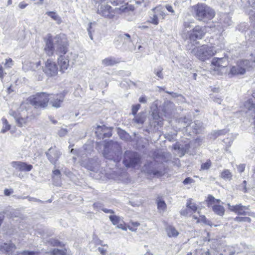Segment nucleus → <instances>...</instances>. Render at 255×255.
Instances as JSON below:
<instances>
[{"mask_svg": "<svg viewBox=\"0 0 255 255\" xmlns=\"http://www.w3.org/2000/svg\"><path fill=\"white\" fill-rule=\"evenodd\" d=\"M103 154L106 158L118 162L122 158L121 147L117 142H108L105 145Z\"/></svg>", "mask_w": 255, "mask_h": 255, "instance_id": "obj_1", "label": "nucleus"}, {"mask_svg": "<svg viewBox=\"0 0 255 255\" xmlns=\"http://www.w3.org/2000/svg\"><path fill=\"white\" fill-rule=\"evenodd\" d=\"M196 18L200 21H207L211 20L215 16L213 9L204 3H198L193 6Z\"/></svg>", "mask_w": 255, "mask_h": 255, "instance_id": "obj_2", "label": "nucleus"}, {"mask_svg": "<svg viewBox=\"0 0 255 255\" xmlns=\"http://www.w3.org/2000/svg\"><path fill=\"white\" fill-rule=\"evenodd\" d=\"M217 51L214 46L203 45L195 47L191 51V53L198 59L205 61L209 59L217 53Z\"/></svg>", "mask_w": 255, "mask_h": 255, "instance_id": "obj_3", "label": "nucleus"}, {"mask_svg": "<svg viewBox=\"0 0 255 255\" xmlns=\"http://www.w3.org/2000/svg\"><path fill=\"white\" fill-rule=\"evenodd\" d=\"M70 152L77 154L80 157L81 165L88 170L95 171L98 169V164L93 159H87L88 156L85 148L78 150L73 148L71 149Z\"/></svg>", "mask_w": 255, "mask_h": 255, "instance_id": "obj_4", "label": "nucleus"}, {"mask_svg": "<svg viewBox=\"0 0 255 255\" xmlns=\"http://www.w3.org/2000/svg\"><path fill=\"white\" fill-rule=\"evenodd\" d=\"M49 94L46 93H38L29 97L28 101L35 108L45 109L49 101Z\"/></svg>", "mask_w": 255, "mask_h": 255, "instance_id": "obj_5", "label": "nucleus"}, {"mask_svg": "<svg viewBox=\"0 0 255 255\" xmlns=\"http://www.w3.org/2000/svg\"><path fill=\"white\" fill-rule=\"evenodd\" d=\"M52 40L58 54H65L67 52L68 45L66 35L64 34L60 33L54 37H52Z\"/></svg>", "mask_w": 255, "mask_h": 255, "instance_id": "obj_6", "label": "nucleus"}, {"mask_svg": "<svg viewBox=\"0 0 255 255\" xmlns=\"http://www.w3.org/2000/svg\"><path fill=\"white\" fill-rule=\"evenodd\" d=\"M253 67L254 62L251 63L249 60H243L236 66L231 68L230 73L234 75H243L247 70Z\"/></svg>", "mask_w": 255, "mask_h": 255, "instance_id": "obj_7", "label": "nucleus"}, {"mask_svg": "<svg viewBox=\"0 0 255 255\" xmlns=\"http://www.w3.org/2000/svg\"><path fill=\"white\" fill-rule=\"evenodd\" d=\"M140 160L137 152L126 151L124 154L123 163L127 167H134L138 164Z\"/></svg>", "mask_w": 255, "mask_h": 255, "instance_id": "obj_8", "label": "nucleus"}, {"mask_svg": "<svg viewBox=\"0 0 255 255\" xmlns=\"http://www.w3.org/2000/svg\"><path fill=\"white\" fill-rule=\"evenodd\" d=\"M43 71L48 76H55L58 73V66L55 62L49 59L45 62L44 66L43 67Z\"/></svg>", "mask_w": 255, "mask_h": 255, "instance_id": "obj_9", "label": "nucleus"}, {"mask_svg": "<svg viewBox=\"0 0 255 255\" xmlns=\"http://www.w3.org/2000/svg\"><path fill=\"white\" fill-rule=\"evenodd\" d=\"M45 154L48 160L53 165L57 163L62 155L61 152L56 146L50 147Z\"/></svg>", "mask_w": 255, "mask_h": 255, "instance_id": "obj_10", "label": "nucleus"}, {"mask_svg": "<svg viewBox=\"0 0 255 255\" xmlns=\"http://www.w3.org/2000/svg\"><path fill=\"white\" fill-rule=\"evenodd\" d=\"M118 38L117 41L120 40L123 42L122 47L124 49L132 51L135 49L129 34L122 33L118 36Z\"/></svg>", "mask_w": 255, "mask_h": 255, "instance_id": "obj_11", "label": "nucleus"}, {"mask_svg": "<svg viewBox=\"0 0 255 255\" xmlns=\"http://www.w3.org/2000/svg\"><path fill=\"white\" fill-rule=\"evenodd\" d=\"M205 34V28L199 25L196 26L189 32L188 36L190 41H195L202 39Z\"/></svg>", "mask_w": 255, "mask_h": 255, "instance_id": "obj_12", "label": "nucleus"}, {"mask_svg": "<svg viewBox=\"0 0 255 255\" xmlns=\"http://www.w3.org/2000/svg\"><path fill=\"white\" fill-rule=\"evenodd\" d=\"M97 13L103 17L109 19L114 16V12L112 11V7L106 4H102L98 7Z\"/></svg>", "mask_w": 255, "mask_h": 255, "instance_id": "obj_13", "label": "nucleus"}, {"mask_svg": "<svg viewBox=\"0 0 255 255\" xmlns=\"http://www.w3.org/2000/svg\"><path fill=\"white\" fill-rule=\"evenodd\" d=\"M65 95L63 93H59L56 95H49V103L52 107L55 108H60L64 101Z\"/></svg>", "mask_w": 255, "mask_h": 255, "instance_id": "obj_14", "label": "nucleus"}, {"mask_svg": "<svg viewBox=\"0 0 255 255\" xmlns=\"http://www.w3.org/2000/svg\"><path fill=\"white\" fill-rule=\"evenodd\" d=\"M228 65L227 58H214L211 62L212 68L215 71L219 70V68L226 67Z\"/></svg>", "mask_w": 255, "mask_h": 255, "instance_id": "obj_15", "label": "nucleus"}, {"mask_svg": "<svg viewBox=\"0 0 255 255\" xmlns=\"http://www.w3.org/2000/svg\"><path fill=\"white\" fill-rule=\"evenodd\" d=\"M229 209L236 214L240 215H250L248 212L246 211L249 209V206H245L242 205L241 204H237L236 205H231L230 204H228Z\"/></svg>", "mask_w": 255, "mask_h": 255, "instance_id": "obj_16", "label": "nucleus"}, {"mask_svg": "<svg viewBox=\"0 0 255 255\" xmlns=\"http://www.w3.org/2000/svg\"><path fill=\"white\" fill-rule=\"evenodd\" d=\"M12 167L19 171L28 172L32 169V165L21 161H12L11 163Z\"/></svg>", "mask_w": 255, "mask_h": 255, "instance_id": "obj_17", "label": "nucleus"}, {"mask_svg": "<svg viewBox=\"0 0 255 255\" xmlns=\"http://www.w3.org/2000/svg\"><path fill=\"white\" fill-rule=\"evenodd\" d=\"M58 59V64L60 68V71L63 73L66 70L69 66V55H71V53L65 54H62Z\"/></svg>", "mask_w": 255, "mask_h": 255, "instance_id": "obj_18", "label": "nucleus"}, {"mask_svg": "<svg viewBox=\"0 0 255 255\" xmlns=\"http://www.w3.org/2000/svg\"><path fill=\"white\" fill-rule=\"evenodd\" d=\"M142 170L149 175H153L157 177L162 175L161 172L153 168V163L152 162L145 164L142 167Z\"/></svg>", "mask_w": 255, "mask_h": 255, "instance_id": "obj_19", "label": "nucleus"}, {"mask_svg": "<svg viewBox=\"0 0 255 255\" xmlns=\"http://www.w3.org/2000/svg\"><path fill=\"white\" fill-rule=\"evenodd\" d=\"M55 48L52 40V37L51 35H49L45 41V45L44 49L45 52L48 56H52L54 53Z\"/></svg>", "mask_w": 255, "mask_h": 255, "instance_id": "obj_20", "label": "nucleus"}, {"mask_svg": "<svg viewBox=\"0 0 255 255\" xmlns=\"http://www.w3.org/2000/svg\"><path fill=\"white\" fill-rule=\"evenodd\" d=\"M244 107L247 110V113H255V92L253 93V98L245 102Z\"/></svg>", "mask_w": 255, "mask_h": 255, "instance_id": "obj_21", "label": "nucleus"}, {"mask_svg": "<svg viewBox=\"0 0 255 255\" xmlns=\"http://www.w3.org/2000/svg\"><path fill=\"white\" fill-rule=\"evenodd\" d=\"M112 128H109L105 125L99 126L97 127V131L96 133L100 132V134H103V138L105 137H110L112 136Z\"/></svg>", "mask_w": 255, "mask_h": 255, "instance_id": "obj_22", "label": "nucleus"}, {"mask_svg": "<svg viewBox=\"0 0 255 255\" xmlns=\"http://www.w3.org/2000/svg\"><path fill=\"white\" fill-rule=\"evenodd\" d=\"M16 249L15 245L11 242L0 245V250L3 253L11 254Z\"/></svg>", "mask_w": 255, "mask_h": 255, "instance_id": "obj_23", "label": "nucleus"}, {"mask_svg": "<svg viewBox=\"0 0 255 255\" xmlns=\"http://www.w3.org/2000/svg\"><path fill=\"white\" fill-rule=\"evenodd\" d=\"M183 122L185 123V126L187 127L189 126H191V127L195 130L196 133L199 132L198 130H200L203 127V124L200 121H195L194 123H190V121L188 119L185 118Z\"/></svg>", "mask_w": 255, "mask_h": 255, "instance_id": "obj_24", "label": "nucleus"}, {"mask_svg": "<svg viewBox=\"0 0 255 255\" xmlns=\"http://www.w3.org/2000/svg\"><path fill=\"white\" fill-rule=\"evenodd\" d=\"M120 60L119 58L114 57L110 56L105 58L102 60V64L105 67L113 66L115 65L118 64L120 62Z\"/></svg>", "mask_w": 255, "mask_h": 255, "instance_id": "obj_25", "label": "nucleus"}, {"mask_svg": "<svg viewBox=\"0 0 255 255\" xmlns=\"http://www.w3.org/2000/svg\"><path fill=\"white\" fill-rule=\"evenodd\" d=\"M186 206L188 208L187 210H182L181 211V214L184 216H186L188 214V210H190L191 211L195 212L197 210V207L194 203L192 202V199H189L187 200L186 203Z\"/></svg>", "mask_w": 255, "mask_h": 255, "instance_id": "obj_26", "label": "nucleus"}, {"mask_svg": "<svg viewBox=\"0 0 255 255\" xmlns=\"http://www.w3.org/2000/svg\"><path fill=\"white\" fill-rule=\"evenodd\" d=\"M40 65V62L34 63L32 62H25L23 65V69L25 71L32 70L35 71L38 69Z\"/></svg>", "mask_w": 255, "mask_h": 255, "instance_id": "obj_27", "label": "nucleus"}, {"mask_svg": "<svg viewBox=\"0 0 255 255\" xmlns=\"http://www.w3.org/2000/svg\"><path fill=\"white\" fill-rule=\"evenodd\" d=\"M9 114L11 116L14 117L15 119L16 122L17 124L19 127H22L23 125H24L27 122V118L25 117H22V115H20L19 116H17L16 113L15 112L12 111Z\"/></svg>", "mask_w": 255, "mask_h": 255, "instance_id": "obj_28", "label": "nucleus"}, {"mask_svg": "<svg viewBox=\"0 0 255 255\" xmlns=\"http://www.w3.org/2000/svg\"><path fill=\"white\" fill-rule=\"evenodd\" d=\"M116 11L119 13H126L129 11H133L134 10V6L131 5H128V3L122 5L120 8H116Z\"/></svg>", "mask_w": 255, "mask_h": 255, "instance_id": "obj_29", "label": "nucleus"}, {"mask_svg": "<svg viewBox=\"0 0 255 255\" xmlns=\"http://www.w3.org/2000/svg\"><path fill=\"white\" fill-rule=\"evenodd\" d=\"M212 210L217 215L223 216L225 213V208L223 206L221 205H213Z\"/></svg>", "mask_w": 255, "mask_h": 255, "instance_id": "obj_30", "label": "nucleus"}, {"mask_svg": "<svg viewBox=\"0 0 255 255\" xmlns=\"http://www.w3.org/2000/svg\"><path fill=\"white\" fill-rule=\"evenodd\" d=\"M46 14L50 16L53 20H55L58 24L62 22V19L60 16L55 11H47Z\"/></svg>", "mask_w": 255, "mask_h": 255, "instance_id": "obj_31", "label": "nucleus"}, {"mask_svg": "<svg viewBox=\"0 0 255 255\" xmlns=\"http://www.w3.org/2000/svg\"><path fill=\"white\" fill-rule=\"evenodd\" d=\"M174 107V105L173 103L169 101L165 102L163 111L165 113L171 114Z\"/></svg>", "mask_w": 255, "mask_h": 255, "instance_id": "obj_32", "label": "nucleus"}, {"mask_svg": "<svg viewBox=\"0 0 255 255\" xmlns=\"http://www.w3.org/2000/svg\"><path fill=\"white\" fill-rule=\"evenodd\" d=\"M166 231L169 237H176L179 234L178 231L172 226L167 227Z\"/></svg>", "mask_w": 255, "mask_h": 255, "instance_id": "obj_33", "label": "nucleus"}, {"mask_svg": "<svg viewBox=\"0 0 255 255\" xmlns=\"http://www.w3.org/2000/svg\"><path fill=\"white\" fill-rule=\"evenodd\" d=\"M221 177L225 180H231L232 174L229 170L225 169L221 173Z\"/></svg>", "mask_w": 255, "mask_h": 255, "instance_id": "obj_34", "label": "nucleus"}, {"mask_svg": "<svg viewBox=\"0 0 255 255\" xmlns=\"http://www.w3.org/2000/svg\"><path fill=\"white\" fill-rule=\"evenodd\" d=\"M2 120L3 122V128L1 130V132L5 133L6 131L10 129V125L8 124L6 119L2 118Z\"/></svg>", "mask_w": 255, "mask_h": 255, "instance_id": "obj_35", "label": "nucleus"}, {"mask_svg": "<svg viewBox=\"0 0 255 255\" xmlns=\"http://www.w3.org/2000/svg\"><path fill=\"white\" fill-rule=\"evenodd\" d=\"M157 208L159 210L164 211L166 208V205L165 202L159 199L157 200Z\"/></svg>", "mask_w": 255, "mask_h": 255, "instance_id": "obj_36", "label": "nucleus"}, {"mask_svg": "<svg viewBox=\"0 0 255 255\" xmlns=\"http://www.w3.org/2000/svg\"><path fill=\"white\" fill-rule=\"evenodd\" d=\"M94 206L96 208H99L100 209L102 210L103 212H104L105 213H110V214H114L115 212L111 209H108L107 208H105L103 207H102L100 205V203H96L94 204Z\"/></svg>", "mask_w": 255, "mask_h": 255, "instance_id": "obj_37", "label": "nucleus"}, {"mask_svg": "<svg viewBox=\"0 0 255 255\" xmlns=\"http://www.w3.org/2000/svg\"><path fill=\"white\" fill-rule=\"evenodd\" d=\"M154 13L150 16V22L155 25L158 24V15L156 13H155V10H153Z\"/></svg>", "mask_w": 255, "mask_h": 255, "instance_id": "obj_38", "label": "nucleus"}, {"mask_svg": "<svg viewBox=\"0 0 255 255\" xmlns=\"http://www.w3.org/2000/svg\"><path fill=\"white\" fill-rule=\"evenodd\" d=\"M133 121L136 124L142 125L144 122V119L141 115L138 114L134 117Z\"/></svg>", "mask_w": 255, "mask_h": 255, "instance_id": "obj_39", "label": "nucleus"}, {"mask_svg": "<svg viewBox=\"0 0 255 255\" xmlns=\"http://www.w3.org/2000/svg\"><path fill=\"white\" fill-rule=\"evenodd\" d=\"M153 10H155V13H156L157 14L159 18H161L162 19H163L164 18V16H165V13L163 10H162L161 8L157 7L155 8H153Z\"/></svg>", "mask_w": 255, "mask_h": 255, "instance_id": "obj_40", "label": "nucleus"}, {"mask_svg": "<svg viewBox=\"0 0 255 255\" xmlns=\"http://www.w3.org/2000/svg\"><path fill=\"white\" fill-rule=\"evenodd\" d=\"M228 132V130L224 129H222V130L214 131L212 134L215 136V138H216L220 135L225 134Z\"/></svg>", "mask_w": 255, "mask_h": 255, "instance_id": "obj_41", "label": "nucleus"}, {"mask_svg": "<svg viewBox=\"0 0 255 255\" xmlns=\"http://www.w3.org/2000/svg\"><path fill=\"white\" fill-rule=\"evenodd\" d=\"M109 219L114 225H118L120 221V218L116 215H111Z\"/></svg>", "mask_w": 255, "mask_h": 255, "instance_id": "obj_42", "label": "nucleus"}, {"mask_svg": "<svg viewBox=\"0 0 255 255\" xmlns=\"http://www.w3.org/2000/svg\"><path fill=\"white\" fill-rule=\"evenodd\" d=\"M207 202V206L208 207L212 206V205H215V198L212 195H209L206 200Z\"/></svg>", "mask_w": 255, "mask_h": 255, "instance_id": "obj_43", "label": "nucleus"}, {"mask_svg": "<svg viewBox=\"0 0 255 255\" xmlns=\"http://www.w3.org/2000/svg\"><path fill=\"white\" fill-rule=\"evenodd\" d=\"M234 221L240 222H245L250 223L251 222V219L247 217H236V218H234Z\"/></svg>", "mask_w": 255, "mask_h": 255, "instance_id": "obj_44", "label": "nucleus"}, {"mask_svg": "<svg viewBox=\"0 0 255 255\" xmlns=\"http://www.w3.org/2000/svg\"><path fill=\"white\" fill-rule=\"evenodd\" d=\"M162 68H159L157 69H154V73L160 79H162L163 78V75L162 74Z\"/></svg>", "mask_w": 255, "mask_h": 255, "instance_id": "obj_45", "label": "nucleus"}, {"mask_svg": "<svg viewBox=\"0 0 255 255\" xmlns=\"http://www.w3.org/2000/svg\"><path fill=\"white\" fill-rule=\"evenodd\" d=\"M118 133L121 138L125 140L128 139L129 136V134L123 130H120Z\"/></svg>", "mask_w": 255, "mask_h": 255, "instance_id": "obj_46", "label": "nucleus"}, {"mask_svg": "<svg viewBox=\"0 0 255 255\" xmlns=\"http://www.w3.org/2000/svg\"><path fill=\"white\" fill-rule=\"evenodd\" d=\"M211 166V162L210 160H207L205 163L202 164L201 169L202 170H208Z\"/></svg>", "mask_w": 255, "mask_h": 255, "instance_id": "obj_47", "label": "nucleus"}, {"mask_svg": "<svg viewBox=\"0 0 255 255\" xmlns=\"http://www.w3.org/2000/svg\"><path fill=\"white\" fill-rule=\"evenodd\" d=\"M52 254L54 255H65L66 252L63 250L54 249L52 251Z\"/></svg>", "mask_w": 255, "mask_h": 255, "instance_id": "obj_48", "label": "nucleus"}, {"mask_svg": "<svg viewBox=\"0 0 255 255\" xmlns=\"http://www.w3.org/2000/svg\"><path fill=\"white\" fill-rule=\"evenodd\" d=\"M224 251L227 253V255H232L234 254L235 251L232 247H226Z\"/></svg>", "mask_w": 255, "mask_h": 255, "instance_id": "obj_49", "label": "nucleus"}, {"mask_svg": "<svg viewBox=\"0 0 255 255\" xmlns=\"http://www.w3.org/2000/svg\"><path fill=\"white\" fill-rule=\"evenodd\" d=\"M223 22L227 25H231L232 23V21L230 16L226 14L224 15Z\"/></svg>", "mask_w": 255, "mask_h": 255, "instance_id": "obj_50", "label": "nucleus"}, {"mask_svg": "<svg viewBox=\"0 0 255 255\" xmlns=\"http://www.w3.org/2000/svg\"><path fill=\"white\" fill-rule=\"evenodd\" d=\"M19 255H38V253L34 251H24L19 253Z\"/></svg>", "mask_w": 255, "mask_h": 255, "instance_id": "obj_51", "label": "nucleus"}, {"mask_svg": "<svg viewBox=\"0 0 255 255\" xmlns=\"http://www.w3.org/2000/svg\"><path fill=\"white\" fill-rule=\"evenodd\" d=\"M140 108V104H136L135 105H133L132 107V114L133 115H135L138 111V110Z\"/></svg>", "mask_w": 255, "mask_h": 255, "instance_id": "obj_52", "label": "nucleus"}, {"mask_svg": "<svg viewBox=\"0 0 255 255\" xmlns=\"http://www.w3.org/2000/svg\"><path fill=\"white\" fill-rule=\"evenodd\" d=\"M13 65V62L11 58L6 59L5 66L7 67H10Z\"/></svg>", "mask_w": 255, "mask_h": 255, "instance_id": "obj_53", "label": "nucleus"}, {"mask_svg": "<svg viewBox=\"0 0 255 255\" xmlns=\"http://www.w3.org/2000/svg\"><path fill=\"white\" fill-rule=\"evenodd\" d=\"M6 73L4 71L2 66L0 65V78L2 81V79Z\"/></svg>", "mask_w": 255, "mask_h": 255, "instance_id": "obj_54", "label": "nucleus"}, {"mask_svg": "<svg viewBox=\"0 0 255 255\" xmlns=\"http://www.w3.org/2000/svg\"><path fill=\"white\" fill-rule=\"evenodd\" d=\"M68 131L66 129L62 128L58 131V134L60 136H63L66 135Z\"/></svg>", "mask_w": 255, "mask_h": 255, "instance_id": "obj_55", "label": "nucleus"}, {"mask_svg": "<svg viewBox=\"0 0 255 255\" xmlns=\"http://www.w3.org/2000/svg\"><path fill=\"white\" fill-rule=\"evenodd\" d=\"M165 7L169 12H171L173 15L175 14V11L174 10L173 8L171 5L167 4L165 5Z\"/></svg>", "mask_w": 255, "mask_h": 255, "instance_id": "obj_56", "label": "nucleus"}, {"mask_svg": "<svg viewBox=\"0 0 255 255\" xmlns=\"http://www.w3.org/2000/svg\"><path fill=\"white\" fill-rule=\"evenodd\" d=\"M13 190L12 189H5L4 190V194L5 196H9L13 193Z\"/></svg>", "mask_w": 255, "mask_h": 255, "instance_id": "obj_57", "label": "nucleus"}, {"mask_svg": "<svg viewBox=\"0 0 255 255\" xmlns=\"http://www.w3.org/2000/svg\"><path fill=\"white\" fill-rule=\"evenodd\" d=\"M92 28V23H90L89 24L88 28H87V31L88 32V34L89 35V37L91 40L93 39V37L92 36V32L91 31V28Z\"/></svg>", "mask_w": 255, "mask_h": 255, "instance_id": "obj_58", "label": "nucleus"}, {"mask_svg": "<svg viewBox=\"0 0 255 255\" xmlns=\"http://www.w3.org/2000/svg\"><path fill=\"white\" fill-rule=\"evenodd\" d=\"M245 164H240L238 166V170L240 173L243 172L245 170Z\"/></svg>", "mask_w": 255, "mask_h": 255, "instance_id": "obj_59", "label": "nucleus"}, {"mask_svg": "<svg viewBox=\"0 0 255 255\" xmlns=\"http://www.w3.org/2000/svg\"><path fill=\"white\" fill-rule=\"evenodd\" d=\"M251 58L249 60L251 63L254 62V67L255 66V51L251 54Z\"/></svg>", "mask_w": 255, "mask_h": 255, "instance_id": "obj_60", "label": "nucleus"}, {"mask_svg": "<svg viewBox=\"0 0 255 255\" xmlns=\"http://www.w3.org/2000/svg\"><path fill=\"white\" fill-rule=\"evenodd\" d=\"M98 250L102 255H105L107 253V249L103 247H99Z\"/></svg>", "mask_w": 255, "mask_h": 255, "instance_id": "obj_61", "label": "nucleus"}, {"mask_svg": "<svg viewBox=\"0 0 255 255\" xmlns=\"http://www.w3.org/2000/svg\"><path fill=\"white\" fill-rule=\"evenodd\" d=\"M139 102L141 103L145 104L147 102V98L145 96H142L139 98Z\"/></svg>", "mask_w": 255, "mask_h": 255, "instance_id": "obj_62", "label": "nucleus"}, {"mask_svg": "<svg viewBox=\"0 0 255 255\" xmlns=\"http://www.w3.org/2000/svg\"><path fill=\"white\" fill-rule=\"evenodd\" d=\"M53 174H54V176H58V177L59 178H60L61 172L59 170H58V169L54 170L53 171Z\"/></svg>", "mask_w": 255, "mask_h": 255, "instance_id": "obj_63", "label": "nucleus"}, {"mask_svg": "<svg viewBox=\"0 0 255 255\" xmlns=\"http://www.w3.org/2000/svg\"><path fill=\"white\" fill-rule=\"evenodd\" d=\"M249 4L255 9V0H248Z\"/></svg>", "mask_w": 255, "mask_h": 255, "instance_id": "obj_64", "label": "nucleus"}]
</instances>
